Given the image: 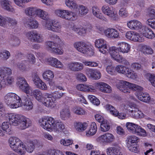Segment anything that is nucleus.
Masks as SVG:
<instances>
[{
    "label": "nucleus",
    "mask_w": 155,
    "mask_h": 155,
    "mask_svg": "<svg viewBox=\"0 0 155 155\" xmlns=\"http://www.w3.org/2000/svg\"><path fill=\"white\" fill-rule=\"evenodd\" d=\"M116 86L120 91L124 93H130V89L137 91V96L139 100L146 103H148L150 101V97L149 94L142 92L141 91L143 90V88L140 86L123 80L120 81L119 83Z\"/></svg>",
    "instance_id": "nucleus-1"
},
{
    "label": "nucleus",
    "mask_w": 155,
    "mask_h": 155,
    "mask_svg": "<svg viewBox=\"0 0 155 155\" xmlns=\"http://www.w3.org/2000/svg\"><path fill=\"white\" fill-rule=\"evenodd\" d=\"M39 125L44 129L48 131L54 130L56 133L64 131L65 125L61 122H58L53 117H44L39 120Z\"/></svg>",
    "instance_id": "nucleus-2"
},
{
    "label": "nucleus",
    "mask_w": 155,
    "mask_h": 155,
    "mask_svg": "<svg viewBox=\"0 0 155 155\" xmlns=\"http://www.w3.org/2000/svg\"><path fill=\"white\" fill-rule=\"evenodd\" d=\"M4 101L7 105L12 108H16L22 105L21 99L13 93H8L4 97Z\"/></svg>",
    "instance_id": "nucleus-3"
},
{
    "label": "nucleus",
    "mask_w": 155,
    "mask_h": 155,
    "mask_svg": "<svg viewBox=\"0 0 155 155\" xmlns=\"http://www.w3.org/2000/svg\"><path fill=\"white\" fill-rule=\"evenodd\" d=\"M55 42L51 41H48L46 42L47 49L50 51L57 54H61L63 51L60 47L62 43L61 40L59 37L56 35L54 36Z\"/></svg>",
    "instance_id": "nucleus-4"
},
{
    "label": "nucleus",
    "mask_w": 155,
    "mask_h": 155,
    "mask_svg": "<svg viewBox=\"0 0 155 155\" xmlns=\"http://www.w3.org/2000/svg\"><path fill=\"white\" fill-rule=\"evenodd\" d=\"M74 47L77 51L89 56H93L94 53L93 49L84 41H76L74 44Z\"/></svg>",
    "instance_id": "nucleus-5"
},
{
    "label": "nucleus",
    "mask_w": 155,
    "mask_h": 155,
    "mask_svg": "<svg viewBox=\"0 0 155 155\" xmlns=\"http://www.w3.org/2000/svg\"><path fill=\"white\" fill-rule=\"evenodd\" d=\"M9 143L11 148L14 151L21 155L25 153L24 150L23 143L18 138L16 137L10 138Z\"/></svg>",
    "instance_id": "nucleus-6"
},
{
    "label": "nucleus",
    "mask_w": 155,
    "mask_h": 155,
    "mask_svg": "<svg viewBox=\"0 0 155 155\" xmlns=\"http://www.w3.org/2000/svg\"><path fill=\"white\" fill-rule=\"evenodd\" d=\"M12 74V71L10 68L0 67V78H3L9 84H12L14 81V78L11 76Z\"/></svg>",
    "instance_id": "nucleus-7"
},
{
    "label": "nucleus",
    "mask_w": 155,
    "mask_h": 155,
    "mask_svg": "<svg viewBox=\"0 0 155 155\" xmlns=\"http://www.w3.org/2000/svg\"><path fill=\"white\" fill-rule=\"evenodd\" d=\"M43 25L45 28L53 31L58 32L61 31V26L60 24L51 19L43 22Z\"/></svg>",
    "instance_id": "nucleus-8"
},
{
    "label": "nucleus",
    "mask_w": 155,
    "mask_h": 155,
    "mask_svg": "<svg viewBox=\"0 0 155 155\" xmlns=\"http://www.w3.org/2000/svg\"><path fill=\"white\" fill-rule=\"evenodd\" d=\"M119 47L116 48L115 47H112L109 49V53L111 54V52L118 53V51L123 53H128L130 49V46L127 43L122 42L118 44Z\"/></svg>",
    "instance_id": "nucleus-9"
},
{
    "label": "nucleus",
    "mask_w": 155,
    "mask_h": 155,
    "mask_svg": "<svg viewBox=\"0 0 155 155\" xmlns=\"http://www.w3.org/2000/svg\"><path fill=\"white\" fill-rule=\"evenodd\" d=\"M17 84L19 88L25 93V94H30L31 91V87L24 78L20 76L18 77Z\"/></svg>",
    "instance_id": "nucleus-10"
},
{
    "label": "nucleus",
    "mask_w": 155,
    "mask_h": 155,
    "mask_svg": "<svg viewBox=\"0 0 155 155\" xmlns=\"http://www.w3.org/2000/svg\"><path fill=\"white\" fill-rule=\"evenodd\" d=\"M95 45L96 47L98 48L99 51L103 54L109 52V49L110 47L108 46L106 41L104 39L100 38L96 40Z\"/></svg>",
    "instance_id": "nucleus-11"
},
{
    "label": "nucleus",
    "mask_w": 155,
    "mask_h": 155,
    "mask_svg": "<svg viewBox=\"0 0 155 155\" xmlns=\"http://www.w3.org/2000/svg\"><path fill=\"white\" fill-rule=\"evenodd\" d=\"M17 120L19 127L21 130H24L28 127L31 124L30 120L22 115H19Z\"/></svg>",
    "instance_id": "nucleus-12"
},
{
    "label": "nucleus",
    "mask_w": 155,
    "mask_h": 155,
    "mask_svg": "<svg viewBox=\"0 0 155 155\" xmlns=\"http://www.w3.org/2000/svg\"><path fill=\"white\" fill-rule=\"evenodd\" d=\"M26 36L29 40L37 43H41L43 41L42 36L36 31L32 30L26 33Z\"/></svg>",
    "instance_id": "nucleus-13"
},
{
    "label": "nucleus",
    "mask_w": 155,
    "mask_h": 155,
    "mask_svg": "<svg viewBox=\"0 0 155 155\" xmlns=\"http://www.w3.org/2000/svg\"><path fill=\"white\" fill-rule=\"evenodd\" d=\"M105 108L106 110L109 111L111 114L115 117L117 116L120 119H123L126 117V115L125 113H119L114 107L110 104H107L105 106Z\"/></svg>",
    "instance_id": "nucleus-14"
},
{
    "label": "nucleus",
    "mask_w": 155,
    "mask_h": 155,
    "mask_svg": "<svg viewBox=\"0 0 155 155\" xmlns=\"http://www.w3.org/2000/svg\"><path fill=\"white\" fill-rule=\"evenodd\" d=\"M95 86L97 88L102 92L109 93L112 91L111 87L108 84L104 82L95 83Z\"/></svg>",
    "instance_id": "nucleus-15"
},
{
    "label": "nucleus",
    "mask_w": 155,
    "mask_h": 155,
    "mask_svg": "<svg viewBox=\"0 0 155 155\" xmlns=\"http://www.w3.org/2000/svg\"><path fill=\"white\" fill-rule=\"evenodd\" d=\"M45 95L44 104L48 107H54L55 105V98L51 94L48 93H45Z\"/></svg>",
    "instance_id": "nucleus-16"
},
{
    "label": "nucleus",
    "mask_w": 155,
    "mask_h": 155,
    "mask_svg": "<svg viewBox=\"0 0 155 155\" xmlns=\"http://www.w3.org/2000/svg\"><path fill=\"white\" fill-rule=\"evenodd\" d=\"M114 137L111 134L108 133L99 137L97 140L99 142L103 143H110L114 140Z\"/></svg>",
    "instance_id": "nucleus-17"
},
{
    "label": "nucleus",
    "mask_w": 155,
    "mask_h": 155,
    "mask_svg": "<svg viewBox=\"0 0 155 155\" xmlns=\"http://www.w3.org/2000/svg\"><path fill=\"white\" fill-rule=\"evenodd\" d=\"M68 68L71 71H78L82 70L84 66L81 63L74 62L69 63L68 64Z\"/></svg>",
    "instance_id": "nucleus-18"
},
{
    "label": "nucleus",
    "mask_w": 155,
    "mask_h": 155,
    "mask_svg": "<svg viewBox=\"0 0 155 155\" xmlns=\"http://www.w3.org/2000/svg\"><path fill=\"white\" fill-rule=\"evenodd\" d=\"M105 35L108 38L115 39L118 38L119 36L118 31L114 28H108L104 31Z\"/></svg>",
    "instance_id": "nucleus-19"
},
{
    "label": "nucleus",
    "mask_w": 155,
    "mask_h": 155,
    "mask_svg": "<svg viewBox=\"0 0 155 155\" xmlns=\"http://www.w3.org/2000/svg\"><path fill=\"white\" fill-rule=\"evenodd\" d=\"M86 73L89 77L94 80L99 79L101 77L100 72L97 70L88 69L87 70Z\"/></svg>",
    "instance_id": "nucleus-20"
},
{
    "label": "nucleus",
    "mask_w": 155,
    "mask_h": 155,
    "mask_svg": "<svg viewBox=\"0 0 155 155\" xmlns=\"http://www.w3.org/2000/svg\"><path fill=\"white\" fill-rule=\"evenodd\" d=\"M28 94L23 95L21 97V99L25 102L24 103V108L27 110H29L32 109L33 104L30 99L29 97Z\"/></svg>",
    "instance_id": "nucleus-21"
},
{
    "label": "nucleus",
    "mask_w": 155,
    "mask_h": 155,
    "mask_svg": "<svg viewBox=\"0 0 155 155\" xmlns=\"http://www.w3.org/2000/svg\"><path fill=\"white\" fill-rule=\"evenodd\" d=\"M141 33L146 38L152 39L155 37V34L151 29L146 27H142Z\"/></svg>",
    "instance_id": "nucleus-22"
},
{
    "label": "nucleus",
    "mask_w": 155,
    "mask_h": 155,
    "mask_svg": "<svg viewBox=\"0 0 155 155\" xmlns=\"http://www.w3.org/2000/svg\"><path fill=\"white\" fill-rule=\"evenodd\" d=\"M48 63L51 66L61 69L63 66V64L56 58L51 57L47 59Z\"/></svg>",
    "instance_id": "nucleus-23"
},
{
    "label": "nucleus",
    "mask_w": 155,
    "mask_h": 155,
    "mask_svg": "<svg viewBox=\"0 0 155 155\" xmlns=\"http://www.w3.org/2000/svg\"><path fill=\"white\" fill-rule=\"evenodd\" d=\"M103 13L110 17H115L116 14L113 10L112 7H110L107 5H104L101 8Z\"/></svg>",
    "instance_id": "nucleus-24"
},
{
    "label": "nucleus",
    "mask_w": 155,
    "mask_h": 155,
    "mask_svg": "<svg viewBox=\"0 0 155 155\" xmlns=\"http://www.w3.org/2000/svg\"><path fill=\"white\" fill-rule=\"evenodd\" d=\"M16 65L18 69L22 72H26L30 68L29 64L25 61L17 63Z\"/></svg>",
    "instance_id": "nucleus-25"
},
{
    "label": "nucleus",
    "mask_w": 155,
    "mask_h": 155,
    "mask_svg": "<svg viewBox=\"0 0 155 155\" xmlns=\"http://www.w3.org/2000/svg\"><path fill=\"white\" fill-rule=\"evenodd\" d=\"M111 56L117 62L126 65H129V62L127 61L121 56L120 55L119 53L116 52L115 53L114 52H111Z\"/></svg>",
    "instance_id": "nucleus-26"
},
{
    "label": "nucleus",
    "mask_w": 155,
    "mask_h": 155,
    "mask_svg": "<svg viewBox=\"0 0 155 155\" xmlns=\"http://www.w3.org/2000/svg\"><path fill=\"white\" fill-rule=\"evenodd\" d=\"M127 25L129 28L131 29L137 30L142 28L141 23L137 20L129 21L127 23Z\"/></svg>",
    "instance_id": "nucleus-27"
},
{
    "label": "nucleus",
    "mask_w": 155,
    "mask_h": 155,
    "mask_svg": "<svg viewBox=\"0 0 155 155\" xmlns=\"http://www.w3.org/2000/svg\"><path fill=\"white\" fill-rule=\"evenodd\" d=\"M11 125L8 122H4L2 123L1 128L2 132L3 134V136L6 133L8 134H11L12 133V130L11 129Z\"/></svg>",
    "instance_id": "nucleus-28"
},
{
    "label": "nucleus",
    "mask_w": 155,
    "mask_h": 155,
    "mask_svg": "<svg viewBox=\"0 0 155 155\" xmlns=\"http://www.w3.org/2000/svg\"><path fill=\"white\" fill-rule=\"evenodd\" d=\"M74 125L76 130L79 132L84 131L87 127V124L85 122H76L74 123Z\"/></svg>",
    "instance_id": "nucleus-29"
},
{
    "label": "nucleus",
    "mask_w": 155,
    "mask_h": 155,
    "mask_svg": "<svg viewBox=\"0 0 155 155\" xmlns=\"http://www.w3.org/2000/svg\"><path fill=\"white\" fill-rule=\"evenodd\" d=\"M19 114H16L14 113H8L7 114L6 117L9 121L11 125L17 126L18 124L17 120Z\"/></svg>",
    "instance_id": "nucleus-30"
},
{
    "label": "nucleus",
    "mask_w": 155,
    "mask_h": 155,
    "mask_svg": "<svg viewBox=\"0 0 155 155\" xmlns=\"http://www.w3.org/2000/svg\"><path fill=\"white\" fill-rule=\"evenodd\" d=\"M92 14L94 16L104 21H107V19L100 12V10L98 7L95 6L92 7Z\"/></svg>",
    "instance_id": "nucleus-31"
},
{
    "label": "nucleus",
    "mask_w": 155,
    "mask_h": 155,
    "mask_svg": "<svg viewBox=\"0 0 155 155\" xmlns=\"http://www.w3.org/2000/svg\"><path fill=\"white\" fill-rule=\"evenodd\" d=\"M76 88L78 90L83 91H92L95 88L92 85L84 84H78Z\"/></svg>",
    "instance_id": "nucleus-32"
},
{
    "label": "nucleus",
    "mask_w": 155,
    "mask_h": 155,
    "mask_svg": "<svg viewBox=\"0 0 155 155\" xmlns=\"http://www.w3.org/2000/svg\"><path fill=\"white\" fill-rule=\"evenodd\" d=\"M120 147L117 145L113 147H110L107 150V155H119Z\"/></svg>",
    "instance_id": "nucleus-33"
},
{
    "label": "nucleus",
    "mask_w": 155,
    "mask_h": 155,
    "mask_svg": "<svg viewBox=\"0 0 155 155\" xmlns=\"http://www.w3.org/2000/svg\"><path fill=\"white\" fill-rule=\"evenodd\" d=\"M97 126L96 123L94 122L91 123L89 130L86 131V135L87 137H89L94 135L97 130Z\"/></svg>",
    "instance_id": "nucleus-34"
},
{
    "label": "nucleus",
    "mask_w": 155,
    "mask_h": 155,
    "mask_svg": "<svg viewBox=\"0 0 155 155\" xmlns=\"http://www.w3.org/2000/svg\"><path fill=\"white\" fill-rule=\"evenodd\" d=\"M126 125L127 129L130 132L135 134L139 127L138 125L130 122H127Z\"/></svg>",
    "instance_id": "nucleus-35"
},
{
    "label": "nucleus",
    "mask_w": 155,
    "mask_h": 155,
    "mask_svg": "<svg viewBox=\"0 0 155 155\" xmlns=\"http://www.w3.org/2000/svg\"><path fill=\"white\" fill-rule=\"evenodd\" d=\"M10 1L8 0H2L0 2V4L4 9L9 12H13V9L10 4Z\"/></svg>",
    "instance_id": "nucleus-36"
},
{
    "label": "nucleus",
    "mask_w": 155,
    "mask_h": 155,
    "mask_svg": "<svg viewBox=\"0 0 155 155\" xmlns=\"http://www.w3.org/2000/svg\"><path fill=\"white\" fill-rule=\"evenodd\" d=\"M66 5L71 9L77 11L78 8V5L76 2L74 0H65Z\"/></svg>",
    "instance_id": "nucleus-37"
},
{
    "label": "nucleus",
    "mask_w": 155,
    "mask_h": 155,
    "mask_svg": "<svg viewBox=\"0 0 155 155\" xmlns=\"http://www.w3.org/2000/svg\"><path fill=\"white\" fill-rule=\"evenodd\" d=\"M127 146L130 145H135L139 141V139L135 136H130L127 137Z\"/></svg>",
    "instance_id": "nucleus-38"
},
{
    "label": "nucleus",
    "mask_w": 155,
    "mask_h": 155,
    "mask_svg": "<svg viewBox=\"0 0 155 155\" xmlns=\"http://www.w3.org/2000/svg\"><path fill=\"white\" fill-rule=\"evenodd\" d=\"M31 93H32V95L37 100L39 101H41L43 97L41 91L39 89L35 90L32 92L31 91L30 93V95L28 94V95L30 96Z\"/></svg>",
    "instance_id": "nucleus-39"
},
{
    "label": "nucleus",
    "mask_w": 155,
    "mask_h": 155,
    "mask_svg": "<svg viewBox=\"0 0 155 155\" xmlns=\"http://www.w3.org/2000/svg\"><path fill=\"white\" fill-rule=\"evenodd\" d=\"M28 28L30 29H36L38 26V22L36 20L29 19L25 23Z\"/></svg>",
    "instance_id": "nucleus-40"
},
{
    "label": "nucleus",
    "mask_w": 155,
    "mask_h": 155,
    "mask_svg": "<svg viewBox=\"0 0 155 155\" xmlns=\"http://www.w3.org/2000/svg\"><path fill=\"white\" fill-rule=\"evenodd\" d=\"M36 15L41 19L47 21L50 18H48L47 13L41 9H37Z\"/></svg>",
    "instance_id": "nucleus-41"
},
{
    "label": "nucleus",
    "mask_w": 155,
    "mask_h": 155,
    "mask_svg": "<svg viewBox=\"0 0 155 155\" xmlns=\"http://www.w3.org/2000/svg\"><path fill=\"white\" fill-rule=\"evenodd\" d=\"M63 18L68 20H75L77 19L76 15L70 11L68 10L65 15H64Z\"/></svg>",
    "instance_id": "nucleus-42"
},
{
    "label": "nucleus",
    "mask_w": 155,
    "mask_h": 155,
    "mask_svg": "<svg viewBox=\"0 0 155 155\" xmlns=\"http://www.w3.org/2000/svg\"><path fill=\"white\" fill-rule=\"evenodd\" d=\"M70 112L68 108L63 109L60 112V117L63 120H65L70 116Z\"/></svg>",
    "instance_id": "nucleus-43"
},
{
    "label": "nucleus",
    "mask_w": 155,
    "mask_h": 155,
    "mask_svg": "<svg viewBox=\"0 0 155 155\" xmlns=\"http://www.w3.org/2000/svg\"><path fill=\"white\" fill-rule=\"evenodd\" d=\"M10 56V52L5 49H2L0 51V57L4 60H7Z\"/></svg>",
    "instance_id": "nucleus-44"
},
{
    "label": "nucleus",
    "mask_w": 155,
    "mask_h": 155,
    "mask_svg": "<svg viewBox=\"0 0 155 155\" xmlns=\"http://www.w3.org/2000/svg\"><path fill=\"white\" fill-rule=\"evenodd\" d=\"M124 74L128 78L133 79L137 78V74L128 67L127 68V69Z\"/></svg>",
    "instance_id": "nucleus-45"
},
{
    "label": "nucleus",
    "mask_w": 155,
    "mask_h": 155,
    "mask_svg": "<svg viewBox=\"0 0 155 155\" xmlns=\"http://www.w3.org/2000/svg\"><path fill=\"white\" fill-rule=\"evenodd\" d=\"M43 77L45 80H49L50 79H53L54 77V73L51 70H47L43 74Z\"/></svg>",
    "instance_id": "nucleus-46"
},
{
    "label": "nucleus",
    "mask_w": 155,
    "mask_h": 155,
    "mask_svg": "<svg viewBox=\"0 0 155 155\" xmlns=\"http://www.w3.org/2000/svg\"><path fill=\"white\" fill-rule=\"evenodd\" d=\"M37 10V8H36L29 7L26 8L25 12L27 15L31 17L36 15Z\"/></svg>",
    "instance_id": "nucleus-47"
},
{
    "label": "nucleus",
    "mask_w": 155,
    "mask_h": 155,
    "mask_svg": "<svg viewBox=\"0 0 155 155\" xmlns=\"http://www.w3.org/2000/svg\"><path fill=\"white\" fill-rule=\"evenodd\" d=\"M72 30L76 32L78 34L80 35H83L86 32L87 29L82 26L80 27L74 26L72 28Z\"/></svg>",
    "instance_id": "nucleus-48"
},
{
    "label": "nucleus",
    "mask_w": 155,
    "mask_h": 155,
    "mask_svg": "<svg viewBox=\"0 0 155 155\" xmlns=\"http://www.w3.org/2000/svg\"><path fill=\"white\" fill-rule=\"evenodd\" d=\"M37 88L43 90H46L47 89V87L46 84L41 80H39L35 84Z\"/></svg>",
    "instance_id": "nucleus-49"
},
{
    "label": "nucleus",
    "mask_w": 155,
    "mask_h": 155,
    "mask_svg": "<svg viewBox=\"0 0 155 155\" xmlns=\"http://www.w3.org/2000/svg\"><path fill=\"white\" fill-rule=\"evenodd\" d=\"M100 128L101 131L106 132L109 130L110 129V126L106 121L104 120L101 123Z\"/></svg>",
    "instance_id": "nucleus-50"
},
{
    "label": "nucleus",
    "mask_w": 155,
    "mask_h": 155,
    "mask_svg": "<svg viewBox=\"0 0 155 155\" xmlns=\"http://www.w3.org/2000/svg\"><path fill=\"white\" fill-rule=\"evenodd\" d=\"M10 42L11 43L15 46L19 45L20 43L19 39L18 37L14 35L11 36Z\"/></svg>",
    "instance_id": "nucleus-51"
},
{
    "label": "nucleus",
    "mask_w": 155,
    "mask_h": 155,
    "mask_svg": "<svg viewBox=\"0 0 155 155\" xmlns=\"http://www.w3.org/2000/svg\"><path fill=\"white\" fill-rule=\"evenodd\" d=\"M142 51L144 54H152L153 50L151 48L147 45L143 46L142 47Z\"/></svg>",
    "instance_id": "nucleus-52"
},
{
    "label": "nucleus",
    "mask_w": 155,
    "mask_h": 155,
    "mask_svg": "<svg viewBox=\"0 0 155 155\" xmlns=\"http://www.w3.org/2000/svg\"><path fill=\"white\" fill-rule=\"evenodd\" d=\"M88 98L91 102L97 106L100 104V102L99 100L95 96L89 95L88 96Z\"/></svg>",
    "instance_id": "nucleus-53"
},
{
    "label": "nucleus",
    "mask_w": 155,
    "mask_h": 155,
    "mask_svg": "<svg viewBox=\"0 0 155 155\" xmlns=\"http://www.w3.org/2000/svg\"><path fill=\"white\" fill-rule=\"evenodd\" d=\"M23 148L24 150L25 151V150L28 152L31 153L34 150V146L31 143L29 140L28 142V144L25 146L24 145Z\"/></svg>",
    "instance_id": "nucleus-54"
},
{
    "label": "nucleus",
    "mask_w": 155,
    "mask_h": 155,
    "mask_svg": "<svg viewBox=\"0 0 155 155\" xmlns=\"http://www.w3.org/2000/svg\"><path fill=\"white\" fill-rule=\"evenodd\" d=\"M106 71L108 73L112 75L117 74L116 67H114L112 65L107 66L106 68Z\"/></svg>",
    "instance_id": "nucleus-55"
},
{
    "label": "nucleus",
    "mask_w": 155,
    "mask_h": 155,
    "mask_svg": "<svg viewBox=\"0 0 155 155\" xmlns=\"http://www.w3.org/2000/svg\"><path fill=\"white\" fill-rule=\"evenodd\" d=\"M78 10L79 11V13L81 15H85L88 13V11L86 7L82 5L78 6Z\"/></svg>",
    "instance_id": "nucleus-56"
},
{
    "label": "nucleus",
    "mask_w": 155,
    "mask_h": 155,
    "mask_svg": "<svg viewBox=\"0 0 155 155\" xmlns=\"http://www.w3.org/2000/svg\"><path fill=\"white\" fill-rule=\"evenodd\" d=\"M128 67L122 65H118L116 66V71L119 73L124 74Z\"/></svg>",
    "instance_id": "nucleus-57"
},
{
    "label": "nucleus",
    "mask_w": 155,
    "mask_h": 155,
    "mask_svg": "<svg viewBox=\"0 0 155 155\" xmlns=\"http://www.w3.org/2000/svg\"><path fill=\"white\" fill-rule=\"evenodd\" d=\"M73 112L78 115H81L85 114L84 110L81 107H76L73 109Z\"/></svg>",
    "instance_id": "nucleus-58"
},
{
    "label": "nucleus",
    "mask_w": 155,
    "mask_h": 155,
    "mask_svg": "<svg viewBox=\"0 0 155 155\" xmlns=\"http://www.w3.org/2000/svg\"><path fill=\"white\" fill-rule=\"evenodd\" d=\"M27 58L28 61L31 64H34L35 62L36 58L34 55L30 53L28 54Z\"/></svg>",
    "instance_id": "nucleus-59"
},
{
    "label": "nucleus",
    "mask_w": 155,
    "mask_h": 155,
    "mask_svg": "<svg viewBox=\"0 0 155 155\" xmlns=\"http://www.w3.org/2000/svg\"><path fill=\"white\" fill-rule=\"evenodd\" d=\"M135 134L141 136H145L146 135L145 130L140 126H139L137 130V133Z\"/></svg>",
    "instance_id": "nucleus-60"
},
{
    "label": "nucleus",
    "mask_w": 155,
    "mask_h": 155,
    "mask_svg": "<svg viewBox=\"0 0 155 155\" xmlns=\"http://www.w3.org/2000/svg\"><path fill=\"white\" fill-rule=\"evenodd\" d=\"M66 12H68V10H55V12L57 16L63 18V17L64 16V15H65Z\"/></svg>",
    "instance_id": "nucleus-61"
},
{
    "label": "nucleus",
    "mask_w": 155,
    "mask_h": 155,
    "mask_svg": "<svg viewBox=\"0 0 155 155\" xmlns=\"http://www.w3.org/2000/svg\"><path fill=\"white\" fill-rule=\"evenodd\" d=\"M129 150L136 153H137L139 151L138 147L137 146V144L135 145H130L127 146Z\"/></svg>",
    "instance_id": "nucleus-62"
},
{
    "label": "nucleus",
    "mask_w": 155,
    "mask_h": 155,
    "mask_svg": "<svg viewBox=\"0 0 155 155\" xmlns=\"http://www.w3.org/2000/svg\"><path fill=\"white\" fill-rule=\"evenodd\" d=\"M147 23L151 28L155 29V19H149L147 20Z\"/></svg>",
    "instance_id": "nucleus-63"
},
{
    "label": "nucleus",
    "mask_w": 155,
    "mask_h": 155,
    "mask_svg": "<svg viewBox=\"0 0 155 155\" xmlns=\"http://www.w3.org/2000/svg\"><path fill=\"white\" fill-rule=\"evenodd\" d=\"M148 78L152 86L155 87V75L151 74H148Z\"/></svg>",
    "instance_id": "nucleus-64"
}]
</instances>
